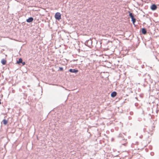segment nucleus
I'll use <instances>...</instances> for the list:
<instances>
[{
    "instance_id": "nucleus-2",
    "label": "nucleus",
    "mask_w": 159,
    "mask_h": 159,
    "mask_svg": "<svg viewBox=\"0 0 159 159\" xmlns=\"http://www.w3.org/2000/svg\"><path fill=\"white\" fill-rule=\"evenodd\" d=\"M92 40H86L85 42V44L88 47H90L92 44Z\"/></svg>"
},
{
    "instance_id": "nucleus-10",
    "label": "nucleus",
    "mask_w": 159,
    "mask_h": 159,
    "mask_svg": "<svg viewBox=\"0 0 159 159\" xmlns=\"http://www.w3.org/2000/svg\"><path fill=\"white\" fill-rule=\"evenodd\" d=\"M22 60L21 58H20L19 59L18 61H17V63L18 64L21 63L22 62Z\"/></svg>"
},
{
    "instance_id": "nucleus-13",
    "label": "nucleus",
    "mask_w": 159,
    "mask_h": 159,
    "mask_svg": "<svg viewBox=\"0 0 159 159\" xmlns=\"http://www.w3.org/2000/svg\"><path fill=\"white\" fill-rule=\"evenodd\" d=\"M59 70L60 71H62L63 70V68L62 67H60Z\"/></svg>"
},
{
    "instance_id": "nucleus-3",
    "label": "nucleus",
    "mask_w": 159,
    "mask_h": 159,
    "mask_svg": "<svg viewBox=\"0 0 159 159\" xmlns=\"http://www.w3.org/2000/svg\"><path fill=\"white\" fill-rule=\"evenodd\" d=\"M69 71L70 72L74 73H77L78 71V70L75 69H70Z\"/></svg>"
},
{
    "instance_id": "nucleus-15",
    "label": "nucleus",
    "mask_w": 159,
    "mask_h": 159,
    "mask_svg": "<svg viewBox=\"0 0 159 159\" xmlns=\"http://www.w3.org/2000/svg\"><path fill=\"white\" fill-rule=\"evenodd\" d=\"M127 144V143H125L124 144H123L122 145H126V144Z\"/></svg>"
},
{
    "instance_id": "nucleus-14",
    "label": "nucleus",
    "mask_w": 159,
    "mask_h": 159,
    "mask_svg": "<svg viewBox=\"0 0 159 159\" xmlns=\"http://www.w3.org/2000/svg\"><path fill=\"white\" fill-rule=\"evenodd\" d=\"M22 63V64L23 65H24L25 64V62H22H22L21 63Z\"/></svg>"
},
{
    "instance_id": "nucleus-1",
    "label": "nucleus",
    "mask_w": 159,
    "mask_h": 159,
    "mask_svg": "<svg viewBox=\"0 0 159 159\" xmlns=\"http://www.w3.org/2000/svg\"><path fill=\"white\" fill-rule=\"evenodd\" d=\"M55 18L58 20L61 19V14L59 12H57L55 15Z\"/></svg>"
},
{
    "instance_id": "nucleus-4",
    "label": "nucleus",
    "mask_w": 159,
    "mask_h": 159,
    "mask_svg": "<svg viewBox=\"0 0 159 159\" xmlns=\"http://www.w3.org/2000/svg\"><path fill=\"white\" fill-rule=\"evenodd\" d=\"M157 8V7L155 4L152 5L151 7V9L152 10H155Z\"/></svg>"
},
{
    "instance_id": "nucleus-11",
    "label": "nucleus",
    "mask_w": 159,
    "mask_h": 159,
    "mask_svg": "<svg viewBox=\"0 0 159 159\" xmlns=\"http://www.w3.org/2000/svg\"><path fill=\"white\" fill-rule=\"evenodd\" d=\"M131 19H132V20L133 22V24H134V23L136 22V19L135 18H134V17H133V18H132Z\"/></svg>"
},
{
    "instance_id": "nucleus-7",
    "label": "nucleus",
    "mask_w": 159,
    "mask_h": 159,
    "mask_svg": "<svg viewBox=\"0 0 159 159\" xmlns=\"http://www.w3.org/2000/svg\"><path fill=\"white\" fill-rule=\"evenodd\" d=\"M142 33L143 34H145L146 33L147 31L145 29L142 28L141 30Z\"/></svg>"
},
{
    "instance_id": "nucleus-6",
    "label": "nucleus",
    "mask_w": 159,
    "mask_h": 159,
    "mask_svg": "<svg viewBox=\"0 0 159 159\" xmlns=\"http://www.w3.org/2000/svg\"><path fill=\"white\" fill-rule=\"evenodd\" d=\"M117 93L116 92H113L111 94V96L112 97H114L116 95Z\"/></svg>"
},
{
    "instance_id": "nucleus-8",
    "label": "nucleus",
    "mask_w": 159,
    "mask_h": 159,
    "mask_svg": "<svg viewBox=\"0 0 159 159\" xmlns=\"http://www.w3.org/2000/svg\"><path fill=\"white\" fill-rule=\"evenodd\" d=\"M2 121H3V124L4 125H6V124H7V123L8 122V120H6L5 119L3 120Z\"/></svg>"
},
{
    "instance_id": "nucleus-9",
    "label": "nucleus",
    "mask_w": 159,
    "mask_h": 159,
    "mask_svg": "<svg viewBox=\"0 0 159 159\" xmlns=\"http://www.w3.org/2000/svg\"><path fill=\"white\" fill-rule=\"evenodd\" d=\"M1 62L3 65H5L6 63V61L4 59L1 61Z\"/></svg>"
},
{
    "instance_id": "nucleus-12",
    "label": "nucleus",
    "mask_w": 159,
    "mask_h": 159,
    "mask_svg": "<svg viewBox=\"0 0 159 159\" xmlns=\"http://www.w3.org/2000/svg\"><path fill=\"white\" fill-rule=\"evenodd\" d=\"M129 16L131 18H133V17H134L132 13H130V12H129Z\"/></svg>"
},
{
    "instance_id": "nucleus-5",
    "label": "nucleus",
    "mask_w": 159,
    "mask_h": 159,
    "mask_svg": "<svg viewBox=\"0 0 159 159\" xmlns=\"http://www.w3.org/2000/svg\"><path fill=\"white\" fill-rule=\"evenodd\" d=\"M33 18L32 17H30L26 20V21L28 23H30L33 21Z\"/></svg>"
}]
</instances>
